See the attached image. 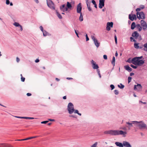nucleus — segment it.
<instances>
[{"mask_svg": "<svg viewBox=\"0 0 147 147\" xmlns=\"http://www.w3.org/2000/svg\"><path fill=\"white\" fill-rule=\"evenodd\" d=\"M34 118L33 117H26V119H34Z\"/></svg>", "mask_w": 147, "mask_h": 147, "instance_id": "obj_49", "label": "nucleus"}, {"mask_svg": "<svg viewBox=\"0 0 147 147\" xmlns=\"http://www.w3.org/2000/svg\"><path fill=\"white\" fill-rule=\"evenodd\" d=\"M86 2L88 9L89 11H91L92 10V9L91 7H90V5L88 4V0H86Z\"/></svg>", "mask_w": 147, "mask_h": 147, "instance_id": "obj_21", "label": "nucleus"}, {"mask_svg": "<svg viewBox=\"0 0 147 147\" xmlns=\"http://www.w3.org/2000/svg\"><path fill=\"white\" fill-rule=\"evenodd\" d=\"M33 138V137H29V138H26L25 139H26V140H29V139H31Z\"/></svg>", "mask_w": 147, "mask_h": 147, "instance_id": "obj_55", "label": "nucleus"}, {"mask_svg": "<svg viewBox=\"0 0 147 147\" xmlns=\"http://www.w3.org/2000/svg\"><path fill=\"white\" fill-rule=\"evenodd\" d=\"M136 60L135 61V65H138V66H141L142 64H143L144 63V61L143 60H138L137 61H136Z\"/></svg>", "mask_w": 147, "mask_h": 147, "instance_id": "obj_8", "label": "nucleus"}, {"mask_svg": "<svg viewBox=\"0 0 147 147\" xmlns=\"http://www.w3.org/2000/svg\"><path fill=\"white\" fill-rule=\"evenodd\" d=\"M134 75V74L133 73H131L130 74V76H132Z\"/></svg>", "mask_w": 147, "mask_h": 147, "instance_id": "obj_64", "label": "nucleus"}, {"mask_svg": "<svg viewBox=\"0 0 147 147\" xmlns=\"http://www.w3.org/2000/svg\"><path fill=\"white\" fill-rule=\"evenodd\" d=\"M110 87L111 88V90H113L115 88V86L113 84L111 85Z\"/></svg>", "mask_w": 147, "mask_h": 147, "instance_id": "obj_41", "label": "nucleus"}, {"mask_svg": "<svg viewBox=\"0 0 147 147\" xmlns=\"http://www.w3.org/2000/svg\"><path fill=\"white\" fill-rule=\"evenodd\" d=\"M132 36L135 38L136 39H138L139 40H142L141 36L139 35L137 31H135L134 32H133L132 34Z\"/></svg>", "mask_w": 147, "mask_h": 147, "instance_id": "obj_5", "label": "nucleus"}, {"mask_svg": "<svg viewBox=\"0 0 147 147\" xmlns=\"http://www.w3.org/2000/svg\"><path fill=\"white\" fill-rule=\"evenodd\" d=\"M67 7L68 8L71 9L72 7V5L69 2H67Z\"/></svg>", "mask_w": 147, "mask_h": 147, "instance_id": "obj_24", "label": "nucleus"}, {"mask_svg": "<svg viewBox=\"0 0 147 147\" xmlns=\"http://www.w3.org/2000/svg\"><path fill=\"white\" fill-rule=\"evenodd\" d=\"M40 29L42 32L44 30H43V28L42 26H40Z\"/></svg>", "mask_w": 147, "mask_h": 147, "instance_id": "obj_52", "label": "nucleus"}, {"mask_svg": "<svg viewBox=\"0 0 147 147\" xmlns=\"http://www.w3.org/2000/svg\"><path fill=\"white\" fill-rule=\"evenodd\" d=\"M56 12L58 18L60 19H62V17L61 15L60 14H59V13L56 10Z\"/></svg>", "mask_w": 147, "mask_h": 147, "instance_id": "obj_26", "label": "nucleus"}, {"mask_svg": "<svg viewBox=\"0 0 147 147\" xmlns=\"http://www.w3.org/2000/svg\"><path fill=\"white\" fill-rule=\"evenodd\" d=\"M133 124L136 127H138L140 129L145 128L146 127V125L143 121H132Z\"/></svg>", "mask_w": 147, "mask_h": 147, "instance_id": "obj_2", "label": "nucleus"}, {"mask_svg": "<svg viewBox=\"0 0 147 147\" xmlns=\"http://www.w3.org/2000/svg\"><path fill=\"white\" fill-rule=\"evenodd\" d=\"M13 25L15 26L18 27H19L20 25L19 24V23L17 22H14L13 24Z\"/></svg>", "mask_w": 147, "mask_h": 147, "instance_id": "obj_35", "label": "nucleus"}, {"mask_svg": "<svg viewBox=\"0 0 147 147\" xmlns=\"http://www.w3.org/2000/svg\"><path fill=\"white\" fill-rule=\"evenodd\" d=\"M43 32V35L44 36H47V35H48V33L45 30H44L43 32Z\"/></svg>", "mask_w": 147, "mask_h": 147, "instance_id": "obj_34", "label": "nucleus"}, {"mask_svg": "<svg viewBox=\"0 0 147 147\" xmlns=\"http://www.w3.org/2000/svg\"><path fill=\"white\" fill-rule=\"evenodd\" d=\"M114 93L115 94L117 95L119 94V92L117 90H114Z\"/></svg>", "mask_w": 147, "mask_h": 147, "instance_id": "obj_39", "label": "nucleus"}, {"mask_svg": "<svg viewBox=\"0 0 147 147\" xmlns=\"http://www.w3.org/2000/svg\"><path fill=\"white\" fill-rule=\"evenodd\" d=\"M60 8L61 11L63 12L67 11L68 10L67 8L65 7V4L61 6Z\"/></svg>", "mask_w": 147, "mask_h": 147, "instance_id": "obj_14", "label": "nucleus"}, {"mask_svg": "<svg viewBox=\"0 0 147 147\" xmlns=\"http://www.w3.org/2000/svg\"><path fill=\"white\" fill-rule=\"evenodd\" d=\"M144 8V6L142 5H141L140 6V8L141 9H143Z\"/></svg>", "mask_w": 147, "mask_h": 147, "instance_id": "obj_53", "label": "nucleus"}, {"mask_svg": "<svg viewBox=\"0 0 147 147\" xmlns=\"http://www.w3.org/2000/svg\"><path fill=\"white\" fill-rule=\"evenodd\" d=\"M86 41H88L89 40V38L87 34H86Z\"/></svg>", "mask_w": 147, "mask_h": 147, "instance_id": "obj_48", "label": "nucleus"}, {"mask_svg": "<svg viewBox=\"0 0 147 147\" xmlns=\"http://www.w3.org/2000/svg\"><path fill=\"white\" fill-rule=\"evenodd\" d=\"M0 147H12V146L5 143H1L0 144Z\"/></svg>", "mask_w": 147, "mask_h": 147, "instance_id": "obj_19", "label": "nucleus"}, {"mask_svg": "<svg viewBox=\"0 0 147 147\" xmlns=\"http://www.w3.org/2000/svg\"><path fill=\"white\" fill-rule=\"evenodd\" d=\"M121 129L123 130H125L126 129V127H121Z\"/></svg>", "mask_w": 147, "mask_h": 147, "instance_id": "obj_63", "label": "nucleus"}, {"mask_svg": "<svg viewBox=\"0 0 147 147\" xmlns=\"http://www.w3.org/2000/svg\"><path fill=\"white\" fill-rule=\"evenodd\" d=\"M130 66L134 69H136L137 68V67L136 66L134 65H133L131 64Z\"/></svg>", "mask_w": 147, "mask_h": 147, "instance_id": "obj_42", "label": "nucleus"}, {"mask_svg": "<svg viewBox=\"0 0 147 147\" xmlns=\"http://www.w3.org/2000/svg\"><path fill=\"white\" fill-rule=\"evenodd\" d=\"M93 65V68L94 69H97L98 68V65L97 64H96V63Z\"/></svg>", "mask_w": 147, "mask_h": 147, "instance_id": "obj_36", "label": "nucleus"}, {"mask_svg": "<svg viewBox=\"0 0 147 147\" xmlns=\"http://www.w3.org/2000/svg\"><path fill=\"white\" fill-rule=\"evenodd\" d=\"M118 86L119 88L121 89H123L124 88V86L121 83L120 84V85H118Z\"/></svg>", "mask_w": 147, "mask_h": 147, "instance_id": "obj_30", "label": "nucleus"}, {"mask_svg": "<svg viewBox=\"0 0 147 147\" xmlns=\"http://www.w3.org/2000/svg\"><path fill=\"white\" fill-rule=\"evenodd\" d=\"M91 38L93 41L96 47L98 48L100 45V43L98 42L96 38L93 35H91Z\"/></svg>", "mask_w": 147, "mask_h": 147, "instance_id": "obj_7", "label": "nucleus"}, {"mask_svg": "<svg viewBox=\"0 0 147 147\" xmlns=\"http://www.w3.org/2000/svg\"><path fill=\"white\" fill-rule=\"evenodd\" d=\"M92 2L93 3V4L94 5V7L96 8H97V5L95 1L94 0H92Z\"/></svg>", "mask_w": 147, "mask_h": 147, "instance_id": "obj_32", "label": "nucleus"}, {"mask_svg": "<svg viewBox=\"0 0 147 147\" xmlns=\"http://www.w3.org/2000/svg\"><path fill=\"white\" fill-rule=\"evenodd\" d=\"M74 112L75 113L78 114L80 116L81 115V114L79 113V112H78V110H74Z\"/></svg>", "mask_w": 147, "mask_h": 147, "instance_id": "obj_37", "label": "nucleus"}, {"mask_svg": "<svg viewBox=\"0 0 147 147\" xmlns=\"http://www.w3.org/2000/svg\"><path fill=\"white\" fill-rule=\"evenodd\" d=\"M124 68L126 70L129 72L131 71L132 70V69L128 65L125 66Z\"/></svg>", "mask_w": 147, "mask_h": 147, "instance_id": "obj_20", "label": "nucleus"}, {"mask_svg": "<svg viewBox=\"0 0 147 147\" xmlns=\"http://www.w3.org/2000/svg\"><path fill=\"white\" fill-rule=\"evenodd\" d=\"M123 146L125 147H131V145L127 142L123 141Z\"/></svg>", "mask_w": 147, "mask_h": 147, "instance_id": "obj_16", "label": "nucleus"}, {"mask_svg": "<svg viewBox=\"0 0 147 147\" xmlns=\"http://www.w3.org/2000/svg\"><path fill=\"white\" fill-rule=\"evenodd\" d=\"M143 58L142 56H141L140 57H135L133 58V60L134 61L136 60V61H137L138 60H139L140 59H141Z\"/></svg>", "mask_w": 147, "mask_h": 147, "instance_id": "obj_23", "label": "nucleus"}, {"mask_svg": "<svg viewBox=\"0 0 147 147\" xmlns=\"http://www.w3.org/2000/svg\"><path fill=\"white\" fill-rule=\"evenodd\" d=\"M130 40L131 41H134V42H136V40L133 37H131L130 38Z\"/></svg>", "mask_w": 147, "mask_h": 147, "instance_id": "obj_40", "label": "nucleus"}, {"mask_svg": "<svg viewBox=\"0 0 147 147\" xmlns=\"http://www.w3.org/2000/svg\"><path fill=\"white\" fill-rule=\"evenodd\" d=\"M104 133L105 134H109L112 136H116L119 135H124L126 134L127 133L122 130H110L104 131Z\"/></svg>", "mask_w": 147, "mask_h": 147, "instance_id": "obj_1", "label": "nucleus"}, {"mask_svg": "<svg viewBox=\"0 0 147 147\" xmlns=\"http://www.w3.org/2000/svg\"><path fill=\"white\" fill-rule=\"evenodd\" d=\"M48 6L50 8L55 10L54 4L51 0H46Z\"/></svg>", "mask_w": 147, "mask_h": 147, "instance_id": "obj_4", "label": "nucleus"}, {"mask_svg": "<svg viewBox=\"0 0 147 147\" xmlns=\"http://www.w3.org/2000/svg\"><path fill=\"white\" fill-rule=\"evenodd\" d=\"M91 62L93 65H94L96 63L93 60L91 61Z\"/></svg>", "mask_w": 147, "mask_h": 147, "instance_id": "obj_50", "label": "nucleus"}, {"mask_svg": "<svg viewBox=\"0 0 147 147\" xmlns=\"http://www.w3.org/2000/svg\"><path fill=\"white\" fill-rule=\"evenodd\" d=\"M97 144L98 142H96L91 146V147H96Z\"/></svg>", "mask_w": 147, "mask_h": 147, "instance_id": "obj_38", "label": "nucleus"}, {"mask_svg": "<svg viewBox=\"0 0 147 147\" xmlns=\"http://www.w3.org/2000/svg\"><path fill=\"white\" fill-rule=\"evenodd\" d=\"M48 120L50 121H54L55 120L54 119H49Z\"/></svg>", "mask_w": 147, "mask_h": 147, "instance_id": "obj_62", "label": "nucleus"}, {"mask_svg": "<svg viewBox=\"0 0 147 147\" xmlns=\"http://www.w3.org/2000/svg\"><path fill=\"white\" fill-rule=\"evenodd\" d=\"M82 9L81 4V3H80L77 6V13H82L81 12Z\"/></svg>", "mask_w": 147, "mask_h": 147, "instance_id": "obj_12", "label": "nucleus"}, {"mask_svg": "<svg viewBox=\"0 0 147 147\" xmlns=\"http://www.w3.org/2000/svg\"><path fill=\"white\" fill-rule=\"evenodd\" d=\"M114 38H115V43L116 44H117V36L116 35H115V36H114Z\"/></svg>", "mask_w": 147, "mask_h": 147, "instance_id": "obj_44", "label": "nucleus"}, {"mask_svg": "<svg viewBox=\"0 0 147 147\" xmlns=\"http://www.w3.org/2000/svg\"><path fill=\"white\" fill-rule=\"evenodd\" d=\"M126 124L128 125V126L126 125V127H127L129 130L130 129V127L133 126V122H132V123L129 122H126Z\"/></svg>", "mask_w": 147, "mask_h": 147, "instance_id": "obj_17", "label": "nucleus"}, {"mask_svg": "<svg viewBox=\"0 0 147 147\" xmlns=\"http://www.w3.org/2000/svg\"><path fill=\"white\" fill-rule=\"evenodd\" d=\"M141 24L143 27V29L144 30H146L147 28V25L146 22L144 20L141 21Z\"/></svg>", "mask_w": 147, "mask_h": 147, "instance_id": "obj_11", "label": "nucleus"}, {"mask_svg": "<svg viewBox=\"0 0 147 147\" xmlns=\"http://www.w3.org/2000/svg\"><path fill=\"white\" fill-rule=\"evenodd\" d=\"M6 4L7 5H9L10 3V1L9 0H7L6 2Z\"/></svg>", "mask_w": 147, "mask_h": 147, "instance_id": "obj_51", "label": "nucleus"}, {"mask_svg": "<svg viewBox=\"0 0 147 147\" xmlns=\"http://www.w3.org/2000/svg\"><path fill=\"white\" fill-rule=\"evenodd\" d=\"M129 19L131 21L136 20L137 19L136 15L135 14H129Z\"/></svg>", "mask_w": 147, "mask_h": 147, "instance_id": "obj_13", "label": "nucleus"}, {"mask_svg": "<svg viewBox=\"0 0 147 147\" xmlns=\"http://www.w3.org/2000/svg\"><path fill=\"white\" fill-rule=\"evenodd\" d=\"M35 61L36 63H38L39 61V60L38 59H36L35 60Z\"/></svg>", "mask_w": 147, "mask_h": 147, "instance_id": "obj_58", "label": "nucleus"}, {"mask_svg": "<svg viewBox=\"0 0 147 147\" xmlns=\"http://www.w3.org/2000/svg\"><path fill=\"white\" fill-rule=\"evenodd\" d=\"M80 16L79 18V20L81 22L83 20V16L82 15V13H80Z\"/></svg>", "mask_w": 147, "mask_h": 147, "instance_id": "obj_31", "label": "nucleus"}, {"mask_svg": "<svg viewBox=\"0 0 147 147\" xmlns=\"http://www.w3.org/2000/svg\"><path fill=\"white\" fill-rule=\"evenodd\" d=\"M135 60L134 61L133 58L131 59V58H130L127 60V62L129 63H132L133 64L135 65Z\"/></svg>", "mask_w": 147, "mask_h": 147, "instance_id": "obj_18", "label": "nucleus"}, {"mask_svg": "<svg viewBox=\"0 0 147 147\" xmlns=\"http://www.w3.org/2000/svg\"><path fill=\"white\" fill-rule=\"evenodd\" d=\"M115 144L117 146L121 147V146H122L123 143H121L116 142H115Z\"/></svg>", "mask_w": 147, "mask_h": 147, "instance_id": "obj_22", "label": "nucleus"}, {"mask_svg": "<svg viewBox=\"0 0 147 147\" xmlns=\"http://www.w3.org/2000/svg\"><path fill=\"white\" fill-rule=\"evenodd\" d=\"M26 95L28 96H30L31 95V94L29 93H28L26 94Z\"/></svg>", "mask_w": 147, "mask_h": 147, "instance_id": "obj_59", "label": "nucleus"}, {"mask_svg": "<svg viewBox=\"0 0 147 147\" xmlns=\"http://www.w3.org/2000/svg\"><path fill=\"white\" fill-rule=\"evenodd\" d=\"M141 10V8H137L136 9V11H137V12H138V11H140Z\"/></svg>", "mask_w": 147, "mask_h": 147, "instance_id": "obj_54", "label": "nucleus"}, {"mask_svg": "<svg viewBox=\"0 0 147 147\" xmlns=\"http://www.w3.org/2000/svg\"><path fill=\"white\" fill-rule=\"evenodd\" d=\"M70 117H73L74 118H76L75 116L73 115H69Z\"/></svg>", "mask_w": 147, "mask_h": 147, "instance_id": "obj_60", "label": "nucleus"}, {"mask_svg": "<svg viewBox=\"0 0 147 147\" xmlns=\"http://www.w3.org/2000/svg\"><path fill=\"white\" fill-rule=\"evenodd\" d=\"M135 24V22H133L132 23L131 26V29L132 30H134V29L136 27Z\"/></svg>", "mask_w": 147, "mask_h": 147, "instance_id": "obj_28", "label": "nucleus"}, {"mask_svg": "<svg viewBox=\"0 0 147 147\" xmlns=\"http://www.w3.org/2000/svg\"><path fill=\"white\" fill-rule=\"evenodd\" d=\"M20 61V59L18 57H16V61L17 62H19Z\"/></svg>", "mask_w": 147, "mask_h": 147, "instance_id": "obj_56", "label": "nucleus"}, {"mask_svg": "<svg viewBox=\"0 0 147 147\" xmlns=\"http://www.w3.org/2000/svg\"><path fill=\"white\" fill-rule=\"evenodd\" d=\"M136 27L138 30L139 31H140L142 29V28L140 26V24H137Z\"/></svg>", "mask_w": 147, "mask_h": 147, "instance_id": "obj_27", "label": "nucleus"}, {"mask_svg": "<svg viewBox=\"0 0 147 147\" xmlns=\"http://www.w3.org/2000/svg\"><path fill=\"white\" fill-rule=\"evenodd\" d=\"M132 79V78L131 77H129L128 78V83H129L131 81Z\"/></svg>", "mask_w": 147, "mask_h": 147, "instance_id": "obj_43", "label": "nucleus"}, {"mask_svg": "<svg viewBox=\"0 0 147 147\" xmlns=\"http://www.w3.org/2000/svg\"><path fill=\"white\" fill-rule=\"evenodd\" d=\"M75 33H76V35L77 36V37H79V36H78V33H77V32H76V30H75Z\"/></svg>", "mask_w": 147, "mask_h": 147, "instance_id": "obj_61", "label": "nucleus"}, {"mask_svg": "<svg viewBox=\"0 0 147 147\" xmlns=\"http://www.w3.org/2000/svg\"><path fill=\"white\" fill-rule=\"evenodd\" d=\"M19 27H20V30L22 31L23 30V28H22V26L21 25H20V26Z\"/></svg>", "mask_w": 147, "mask_h": 147, "instance_id": "obj_57", "label": "nucleus"}, {"mask_svg": "<svg viewBox=\"0 0 147 147\" xmlns=\"http://www.w3.org/2000/svg\"><path fill=\"white\" fill-rule=\"evenodd\" d=\"M115 58L114 56H113V57L112 60L111 62V63L113 66L115 65Z\"/></svg>", "mask_w": 147, "mask_h": 147, "instance_id": "obj_29", "label": "nucleus"}, {"mask_svg": "<svg viewBox=\"0 0 147 147\" xmlns=\"http://www.w3.org/2000/svg\"><path fill=\"white\" fill-rule=\"evenodd\" d=\"M143 47H144L143 50L147 52V43L144 44Z\"/></svg>", "mask_w": 147, "mask_h": 147, "instance_id": "obj_25", "label": "nucleus"}, {"mask_svg": "<svg viewBox=\"0 0 147 147\" xmlns=\"http://www.w3.org/2000/svg\"><path fill=\"white\" fill-rule=\"evenodd\" d=\"M134 47L136 49H138L139 48V46H138V43H135L134 44Z\"/></svg>", "mask_w": 147, "mask_h": 147, "instance_id": "obj_33", "label": "nucleus"}, {"mask_svg": "<svg viewBox=\"0 0 147 147\" xmlns=\"http://www.w3.org/2000/svg\"><path fill=\"white\" fill-rule=\"evenodd\" d=\"M136 14L137 18L139 20L141 19L144 20L145 19V15L143 12H137Z\"/></svg>", "mask_w": 147, "mask_h": 147, "instance_id": "obj_6", "label": "nucleus"}, {"mask_svg": "<svg viewBox=\"0 0 147 147\" xmlns=\"http://www.w3.org/2000/svg\"><path fill=\"white\" fill-rule=\"evenodd\" d=\"M105 0H99V7L101 9L105 5Z\"/></svg>", "mask_w": 147, "mask_h": 147, "instance_id": "obj_15", "label": "nucleus"}, {"mask_svg": "<svg viewBox=\"0 0 147 147\" xmlns=\"http://www.w3.org/2000/svg\"><path fill=\"white\" fill-rule=\"evenodd\" d=\"M103 58L104 59H105L106 60L107 59V55H103Z\"/></svg>", "mask_w": 147, "mask_h": 147, "instance_id": "obj_47", "label": "nucleus"}, {"mask_svg": "<svg viewBox=\"0 0 147 147\" xmlns=\"http://www.w3.org/2000/svg\"><path fill=\"white\" fill-rule=\"evenodd\" d=\"M48 121H42L41 122V123L42 124H46V123H48Z\"/></svg>", "mask_w": 147, "mask_h": 147, "instance_id": "obj_45", "label": "nucleus"}, {"mask_svg": "<svg viewBox=\"0 0 147 147\" xmlns=\"http://www.w3.org/2000/svg\"><path fill=\"white\" fill-rule=\"evenodd\" d=\"M142 86L140 84H138L137 85H135L134 87V89L135 90L139 91L141 90Z\"/></svg>", "mask_w": 147, "mask_h": 147, "instance_id": "obj_10", "label": "nucleus"}, {"mask_svg": "<svg viewBox=\"0 0 147 147\" xmlns=\"http://www.w3.org/2000/svg\"><path fill=\"white\" fill-rule=\"evenodd\" d=\"M67 109L69 114H72L74 111V105L71 102H69L68 103Z\"/></svg>", "mask_w": 147, "mask_h": 147, "instance_id": "obj_3", "label": "nucleus"}, {"mask_svg": "<svg viewBox=\"0 0 147 147\" xmlns=\"http://www.w3.org/2000/svg\"><path fill=\"white\" fill-rule=\"evenodd\" d=\"M113 22H108L107 24L106 30L108 31H109L111 29V27L113 26Z\"/></svg>", "mask_w": 147, "mask_h": 147, "instance_id": "obj_9", "label": "nucleus"}, {"mask_svg": "<svg viewBox=\"0 0 147 147\" xmlns=\"http://www.w3.org/2000/svg\"><path fill=\"white\" fill-rule=\"evenodd\" d=\"M25 80V78H24L22 76L21 78V81L22 82H24Z\"/></svg>", "mask_w": 147, "mask_h": 147, "instance_id": "obj_46", "label": "nucleus"}]
</instances>
